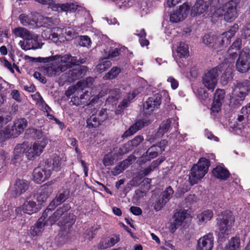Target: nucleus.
<instances>
[{"label":"nucleus","mask_w":250,"mask_h":250,"mask_svg":"<svg viewBox=\"0 0 250 250\" xmlns=\"http://www.w3.org/2000/svg\"><path fill=\"white\" fill-rule=\"evenodd\" d=\"M40 62H51L50 65L43 68V73L48 77H55L71 68L73 65H79L85 62V60H78L75 56L69 54L56 55L46 57H39Z\"/></svg>","instance_id":"nucleus-1"},{"label":"nucleus","mask_w":250,"mask_h":250,"mask_svg":"<svg viewBox=\"0 0 250 250\" xmlns=\"http://www.w3.org/2000/svg\"><path fill=\"white\" fill-rule=\"evenodd\" d=\"M209 161L205 158H201L197 164L193 166L188 174V181L191 185H194L198 183L207 173Z\"/></svg>","instance_id":"nucleus-2"},{"label":"nucleus","mask_w":250,"mask_h":250,"mask_svg":"<svg viewBox=\"0 0 250 250\" xmlns=\"http://www.w3.org/2000/svg\"><path fill=\"white\" fill-rule=\"evenodd\" d=\"M222 66L224 67V64H220L210 69L203 75V83L208 90L213 91L215 88L218 82V78L223 70Z\"/></svg>","instance_id":"nucleus-3"},{"label":"nucleus","mask_w":250,"mask_h":250,"mask_svg":"<svg viewBox=\"0 0 250 250\" xmlns=\"http://www.w3.org/2000/svg\"><path fill=\"white\" fill-rule=\"evenodd\" d=\"M250 91V81L245 80L237 82L234 85L231 99L235 101V104H241Z\"/></svg>","instance_id":"nucleus-4"},{"label":"nucleus","mask_w":250,"mask_h":250,"mask_svg":"<svg viewBox=\"0 0 250 250\" xmlns=\"http://www.w3.org/2000/svg\"><path fill=\"white\" fill-rule=\"evenodd\" d=\"M222 218L218 223L219 235L222 238H226L231 233V227L234 222V218L232 212L226 211L222 214Z\"/></svg>","instance_id":"nucleus-5"},{"label":"nucleus","mask_w":250,"mask_h":250,"mask_svg":"<svg viewBox=\"0 0 250 250\" xmlns=\"http://www.w3.org/2000/svg\"><path fill=\"white\" fill-rule=\"evenodd\" d=\"M240 0H231L226 3L222 7L217 9L215 13L220 16H224V19L230 22L237 17L236 6Z\"/></svg>","instance_id":"nucleus-6"},{"label":"nucleus","mask_w":250,"mask_h":250,"mask_svg":"<svg viewBox=\"0 0 250 250\" xmlns=\"http://www.w3.org/2000/svg\"><path fill=\"white\" fill-rule=\"evenodd\" d=\"M239 28L237 24H234L229 30L223 33L216 37L215 44L213 45L215 49L222 50L230 42V39L233 37Z\"/></svg>","instance_id":"nucleus-7"},{"label":"nucleus","mask_w":250,"mask_h":250,"mask_svg":"<svg viewBox=\"0 0 250 250\" xmlns=\"http://www.w3.org/2000/svg\"><path fill=\"white\" fill-rule=\"evenodd\" d=\"M48 143L46 138L36 141L29 147L28 146L25 155L29 160H32L39 156Z\"/></svg>","instance_id":"nucleus-8"},{"label":"nucleus","mask_w":250,"mask_h":250,"mask_svg":"<svg viewBox=\"0 0 250 250\" xmlns=\"http://www.w3.org/2000/svg\"><path fill=\"white\" fill-rule=\"evenodd\" d=\"M235 66L236 70L241 73H245L250 69V51L243 49L240 51Z\"/></svg>","instance_id":"nucleus-9"},{"label":"nucleus","mask_w":250,"mask_h":250,"mask_svg":"<svg viewBox=\"0 0 250 250\" xmlns=\"http://www.w3.org/2000/svg\"><path fill=\"white\" fill-rule=\"evenodd\" d=\"M27 126V121L24 118L15 121L11 127H7L5 133L10 137H16L21 133Z\"/></svg>","instance_id":"nucleus-10"},{"label":"nucleus","mask_w":250,"mask_h":250,"mask_svg":"<svg viewBox=\"0 0 250 250\" xmlns=\"http://www.w3.org/2000/svg\"><path fill=\"white\" fill-rule=\"evenodd\" d=\"M190 6L188 3H184L170 15V21L177 23L184 20L189 13Z\"/></svg>","instance_id":"nucleus-11"},{"label":"nucleus","mask_w":250,"mask_h":250,"mask_svg":"<svg viewBox=\"0 0 250 250\" xmlns=\"http://www.w3.org/2000/svg\"><path fill=\"white\" fill-rule=\"evenodd\" d=\"M64 161L65 160L63 159L59 155L54 154L45 162V168L49 170L51 173L53 170L56 171H60Z\"/></svg>","instance_id":"nucleus-12"},{"label":"nucleus","mask_w":250,"mask_h":250,"mask_svg":"<svg viewBox=\"0 0 250 250\" xmlns=\"http://www.w3.org/2000/svg\"><path fill=\"white\" fill-rule=\"evenodd\" d=\"M214 237L212 233H208L201 237L197 241V250H212Z\"/></svg>","instance_id":"nucleus-13"},{"label":"nucleus","mask_w":250,"mask_h":250,"mask_svg":"<svg viewBox=\"0 0 250 250\" xmlns=\"http://www.w3.org/2000/svg\"><path fill=\"white\" fill-rule=\"evenodd\" d=\"M65 33H66V29H65L64 28L55 27L52 28L49 36L46 35L45 33H42V36H45V38L50 39L54 42H64L66 39Z\"/></svg>","instance_id":"nucleus-14"},{"label":"nucleus","mask_w":250,"mask_h":250,"mask_svg":"<svg viewBox=\"0 0 250 250\" xmlns=\"http://www.w3.org/2000/svg\"><path fill=\"white\" fill-rule=\"evenodd\" d=\"M212 0H196L193 6L191 14L193 16L200 15L206 12L211 5Z\"/></svg>","instance_id":"nucleus-15"},{"label":"nucleus","mask_w":250,"mask_h":250,"mask_svg":"<svg viewBox=\"0 0 250 250\" xmlns=\"http://www.w3.org/2000/svg\"><path fill=\"white\" fill-rule=\"evenodd\" d=\"M161 103V96L159 94H156L149 98L143 105L145 112L146 114H150L160 105Z\"/></svg>","instance_id":"nucleus-16"},{"label":"nucleus","mask_w":250,"mask_h":250,"mask_svg":"<svg viewBox=\"0 0 250 250\" xmlns=\"http://www.w3.org/2000/svg\"><path fill=\"white\" fill-rule=\"evenodd\" d=\"M51 174L49 170L46 169L44 165L43 167H38L34 170L33 180L36 183L40 184L49 178Z\"/></svg>","instance_id":"nucleus-17"},{"label":"nucleus","mask_w":250,"mask_h":250,"mask_svg":"<svg viewBox=\"0 0 250 250\" xmlns=\"http://www.w3.org/2000/svg\"><path fill=\"white\" fill-rule=\"evenodd\" d=\"M66 221L61 227V231L62 236L69 237V235L73 234L72 229L73 225L75 223V216L73 214H69L66 217Z\"/></svg>","instance_id":"nucleus-18"},{"label":"nucleus","mask_w":250,"mask_h":250,"mask_svg":"<svg viewBox=\"0 0 250 250\" xmlns=\"http://www.w3.org/2000/svg\"><path fill=\"white\" fill-rule=\"evenodd\" d=\"M38 205L31 195L26 198L22 205L23 212L28 214H32L38 211Z\"/></svg>","instance_id":"nucleus-19"},{"label":"nucleus","mask_w":250,"mask_h":250,"mask_svg":"<svg viewBox=\"0 0 250 250\" xmlns=\"http://www.w3.org/2000/svg\"><path fill=\"white\" fill-rule=\"evenodd\" d=\"M50 192L48 191V188L43 185L41 188L39 189L35 194L30 195L35 201L38 203V205H42L45 202L49 195Z\"/></svg>","instance_id":"nucleus-20"},{"label":"nucleus","mask_w":250,"mask_h":250,"mask_svg":"<svg viewBox=\"0 0 250 250\" xmlns=\"http://www.w3.org/2000/svg\"><path fill=\"white\" fill-rule=\"evenodd\" d=\"M143 140L141 136L135 137L133 139L128 141L120 148V154H124L131 150L134 147L138 146Z\"/></svg>","instance_id":"nucleus-21"},{"label":"nucleus","mask_w":250,"mask_h":250,"mask_svg":"<svg viewBox=\"0 0 250 250\" xmlns=\"http://www.w3.org/2000/svg\"><path fill=\"white\" fill-rule=\"evenodd\" d=\"M29 188V183L23 179H18L15 181L14 188L13 194L16 196H19L24 193Z\"/></svg>","instance_id":"nucleus-22"},{"label":"nucleus","mask_w":250,"mask_h":250,"mask_svg":"<svg viewBox=\"0 0 250 250\" xmlns=\"http://www.w3.org/2000/svg\"><path fill=\"white\" fill-rule=\"evenodd\" d=\"M27 147L28 145L26 143L16 146L14 151V158L12 160L13 164L21 160L24 154H25Z\"/></svg>","instance_id":"nucleus-23"},{"label":"nucleus","mask_w":250,"mask_h":250,"mask_svg":"<svg viewBox=\"0 0 250 250\" xmlns=\"http://www.w3.org/2000/svg\"><path fill=\"white\" fill-rule=\"evenodd\" d=\"M37 23H38L37 27L41 26L49 27H51L53 25L58 24L59 20L55 18L40 16L38 18Z\"/></svg>","instance_id":"nucleus-24"},{"label":"nucleus","mask_w":250,"mask_h":250,"mask_svg":"<svg viewBox=\"0 0 250 250\" xmlns=\"http://www.w3.org/2000/svg\"><path fill=\"white\" fill-rule=\"evenodd\" d=\"M87 68L84 66H79L69 71L68 77L70 81H74L84 76Z\"/></svg>","instance_id":"nucleus-25"},{"label":"nucleus","mask_w":250,"mask_h":250,"mask_svg":"<svg viewBox=\"0 0 250 250\" xmlns=\"http://www.w3.org/2000/svg\"><path fill=\"white\" fill-rule=\"evenodd\" d=\"M19 20L23 26L30 28H36L38 25L37 21L33 19L31 16L26 14H21L19 17Z\"/></svg>","instance_id":"nucleus-26"},{"label":"nucleus","mask_w":250,"mask_h":250,"mask_svg":"<svg viewBox=\"0 0 250 250\" xmlns=\"http://www.w3.org/2000/svg\"><path fill=\"white\" fill-rule=\"evenodd\" d=\"M120 238L117 235H113L106 239L102 240L99 245V248L101 250H105L111 247L117 243Z\"/></svg>","instance_id":"nucleus-27"},{"label":"nucleus","mask_w":250,"mask_h":250,"mask_svg":"<svg viewBox=\"0 0 250 250\" xmlns=\"http://www.w3.org/2000/svg\"><path fill=\"white\" fill-rule=\"evenodd\" d=\"M70 208V207L68 205H63L62 207L59 208L54 214L48 219L47 224L52 225L58 220L64 212L68 210Z\"/></svg>","instance_id":"nucleus-28"},{"label":"nucleus","mask_w":250,"mask_h":250,"mask_svg":"<svg viewBox=\"0 0 250 250\" xmlns=\"http://www.w3.org/2000/svg\"><path fill=\"white\" fill-rule=\"evenodd\" d=\"M212 174L214 177L222 180H227L229 176V171L225 167L220 166H218L213 168Z\"/></svg>","instance_id":"nucleus-29"},{"label":"nucleus","mask_w":250,"mask_h":250,"mask_svg":"<svg viewBox=\"0 0 250 250\" xmlns=\"http://www.w3.org/2000/svg\"><path fill=\"white\" fill-rule=\"evenodd\" d=\"M243 115H238L237 119V123L238 125L244 126L248 121V115L250 114V102L245 106L241 109Z\"/></svg>","instance_id":"nucleus-30"},{"label":"nucleus","mask_w":250,"mask_h":250,"mask_svg":"<svg viewBox=\"0 0 250 250\" xmlns=\"http://www.w3.org/2000/svg\"><path fill=\"white\" fill-rule=\"evenodd\" d=\"M91 93L90 91H88V90L85 91L83 94L80 95V104H85V105H89L91 104L94 103L97 99H99L100 97H101L102 96H99L98 95V97H94L92 98V99H90L91 98Z\"/></svg>","instance_id":"nucleus-31"},{"label":"nucleus","mask_w":250,"mask_h":250,"mask_svg":"<svg viewBox=\"0 0 250 250\" xmlns=\"http://www.w3.org/2000/svg\"><path fill=\"white\" fill-rule=\"evenodd\" d=\"M68 196V192L67 191L59 192L56 195V198L50 203V208H54L56 207L65 201Z\"/></svg>","instance_id":"nucleus-32"},{"label":"nucleus","mask_w":250,"mask_h":250,"mask_svg":"<svg viewBox=\"0 0 250 250\" xmlns=\"http://www.w3.org/2000/svg\"><path fill=\"white\" fill-rule=\"evenodd\" d=\"M173 121L174 127L176 128L178 126V123L176 122L175 119H167L163 121L159 126L158 133L160 135H163L165 133L167 132L170 127V124Z\"/></svg>","instance_id":"nucleus-33"},{"label":"nucleus","mask_w":250,"mask_h":250,"mask_svg":"<svg viewBox=\"0 0 250 250\" xmlns=\"http://www.w3.org/2000/svg\"><path fill=\"white\" fill-rule=\"evenodd\" d=\"M237 51L229 47L228 50L227 54L224 60V62L222 63L224 65V67L223 66V69L226 68L228 63H233L235 59L237 57ZM228 66H229V64L228 65Z\"/></svg>","instance_id":"nucleus-34"},{"label":"nucleus","mask_w":250,"mask_h":250,"mask_svg":"<svg viewBox=\"0 0 250 250\" xmlns=\"http://www.w3.org/2000/svg\"><path fill=\"white\" fill-rule=\"evenodd\" d=\"M144 126V122L142 120L137 121L133 125L126 130L122 135V137H127L133 135L138 130L142 128Z\"/></svg>","instance_id":"nucleus-35"},{"label":"nucleus","mask_w":250,"mask_h":250,"mask_svg":"<svg viewBox=\"0 0 250 250\" xmlns=\"http://www.w3.org/2000/svg\"><path fill=\"white\" fill-rule=\"evenodd\" d=\"M188 215L189 214L187 211L183 209H180L179 211L176 212L174 215L175 225L180 226L182 225Z\"/></svg>","instance_id":"nucleus-36"},{"label":"nucleus","mask_w":250,"mask_h":250,"mask_svg":"<svg viewBox=\"0 0 250 250\" xmlns=\"http://www.w3.org/2000/svg\"><path fill=\"white\" fill-rule=\"evenodd\" d=\"M42 217H40L34 226L31 227L30 233L32 235H37L43 230L45 223L42 222Z\"/></svg>","instance_id":"nucleus-37"},{"label":"nucleus","mask_w":250,"mask_h":250,"mask_svg":"<svg viewBox=\"0 0 250 250\" xmlns=\"http://www.w3.org/2000/svg\"><path fill=\"white\" fill-rule=\"evenodd\" d=\"M213 212L211 210H207L199 214L197 216L198 222L199 225H203L209 221L213 216Z\"/></svg>","instance_id":"nucleus-38"},{"label":"nucleus","mask_w":250,"mask_h":250,"mask_svg":"<svg viewBox=\"0 0 250 250\" xmlns=\"http://www.w3.org/2000/svg\"><path fill=\"white\" fill-rule=\"evenodd\" d=\"M164 150V148H162L161 146L153 145L147 149L146 154L149 158L152 159L156 157L159 152H162Z\"/></svg>","instance_id":"nucleus-39"},{"label":"nucleus","mask_w":250,"mask_h":250,"mask_svg":"<svg viewBox=\"0 0 250 250\" xmlns=\"http://www.w3.org/2000/svg\"><path fill=\"white\" fill-rule=\"evenodd\" d=\"M240 240L239 237H234L231 238L225 250H240Z\"/></svg>","instance_id":"nucleus-40"},{"label":"nucleus","mask_w":250,"mask_h":250,"mask_svg":"<svg viewBox=\"0 0 250 250\" xmlns=\"http://www.w3.org/2000/svg\"><path fill=\"white\" fill-rule=\"evenodd\" d=\"M15 36L26 39L30 37L31 33L26 28L23 27H17L13 31Z\"/></svg>","instance_id":"nucleus-41"},{"label":"nucleus","mask_w":250,"mask_h":250,"mask_svg":"<svg viewBox=\"0 0 250 250\" xmlns=\"http://www.w3.org/2000/svg\"><path fill=\"white\" fill-rule=\"evenodd\" d=\"M31 49H37L42 47L43 43L40 42L38 37L36 35L30 34V37L28 38Z\"/></svg>","instance_id":"nucleus-42"},{"label":"nucleus","mask_w":250,"mask_h":250,"mask_svg":"<svg viewBox=\"0 0 250 250\" xmlns=\"http://www.w3.org/2000/svg\"><path fill=\"white\" fill-rule=\"evenodd\" d=\"M178 56L180 58H186L189 56L188 47L184 42H181L177 49Z\"/></svg>","instance_id":"nucleus-43"},{"label":"nucleus","mask_w":250,"mask_h":250,"mask_svg":"<svg viewBox=\"0 0 250 250\" xmlns=\"http://www.w3.org/2000/svg\"><path fill=\"white\" fill-rule=\"evenodd\" d=\"M120 96V91L119 89L114 88L111 89L109 92L108 97L107 100L113 104H116V101Z\"/></svg>","instance_id":"nucleus-44"},{"label":"nucleus","mask_w":250,"mask_h":250,"mask_svg":"<svg viewBox=\"0 0 250 250\" xmlns=\"http://www.w3.org/2000/svg\"><path fill=\"white\" fill-rule=\"evenodd\" d=\"M174 191L171 187H168L159 195L166 203H167L172 197Z\"/></svg>","instance_id":"nucleus-45"},{"label":"nucleus","mask_w":250,"mask_h":250,"mask_svg":"<svg viewBox=\"0 0 250 250\" xmlns=\"http://www.w3.org/2000/svg\"><path fill=\"white\" fill-rule=\"evenodd\" d=\"M137 93L136 91H133L132 93H128L125 97L122 102L119 105V107L124 108L127 107L131 100L134 99L137 95Z\"/></svg>","instance_id":"nucleus-46"},{"label":"nucleus","mask_w":250,"mask_h":250,"mask_svg":"<svg viewBox=\"0 0 250 250\" xmlns=\"http://www.w3.org/2000/svg\"><path fill=\"white\" fill-rule=\"evenodd\" d=\"M161 161H159L158 160L153 161L148 167L145 168L141 171L142 173L141 175H142L144 176L148 175L156 167H157L161 164Z\"/></svg>","instance_id":"nucleus-47"},{"label":"nucleus","mask_w":250,"mask_h":250,"mask_svg":"<svg viewBox=\"0 0 250 250\" xmlns=\"http://www.w3.org/2000/svg\"><path fill=\"white\" fill-rule=\"evenodd\" d=\"M111 65V62L110 61L104 59L96 66V69L98 73H101L110 67Z\"/></svg>","instance_id":"nucleus-48"},{"label":"nucleus","mask_w":250,"mask_h":250,"mask_svg":"<svg viewBox=\"0 0 250 250\" xmlns=\"http://www.w3.org/2000/svg\"><path fill=\"white\" fill-rule=\"evenodd\" d=\"M101 123L95 114H93L87 120V126L89 128L98 127Z\"/></svg>","instance_id":"nucleus-49"},{"label":"nucleus","mask_w":250,"mask_h":250,"mask_svg":"<svg viewBox=\"0 0 250 250\" xmlns=\"http://www.w3.org/2000/svg\"><path fill=\"white\" fill-rule=\"evenodd\" d=\"M121 69L118 67H113L104 77V80H110L115 78L120 73Z\"/></svg>","instance_id":"nucleus-50"},{"label":"nucleus","mask_w":250,"mask_h":250,"mask_svg":"<svg viewBox=\"0 0 250 250\" xmlns=\"http://www.w3.org/2000/svg\"><path fill=\"white\" fill-rule=\"evenodd\" d=\"M115 154L112 152L108 153L104 155L103 159V163L105 167L111 166L113 165L115 161Z\"/></svg>","instance_id":"nucleus-51"},{"label":"nucleus","mask_w":250,"mask_h":250,"mask_svg":"<svg viewBox=\"0 0 250 250\" xmlns=\"http://www.w3.org/2000/svg\"><path fill=\"white\" fill-rule=\"evenodd\" d=\"M94 81V79L91 77H88L84 81H80L77 83V86L78 89H80L81 91H83L84 88L91 86Z\"/></svg>","instance_id":"nucleus-52"},{"label":"nucleus","mask_w":250,"mask_h":250,"mask_svg":"<svg viewBox=\"0 0 250 250\" xmlns=\"http://www.w3.org/2000/svg\"><path fill=\"white\" fill-rule=\"evenodd\" d=\"M166 204L163 199L159 196L151 204V207L156 211L160 210Z\"/></svg>","instance_id":"nucleus-53"},{"label":"nucleus","mask_w":250,"mask_h":250,"mask_svg":"<svg viewBox=\"0 0 250 250\" xmlns=\"http://www.w3.org/2000/svg\"><path fill=\"white\" fill-rule=\"evenodd\" d=\"M216 37L210 36L209 34H205L202 38V42L206 45H209L213 48V45L215 44L214 40H216Z\"/></svg>","instance_id":"nucleus-54"},{"label":"nucleus","mask_w":250,"mask_h":250,"mask_svg":"<svg viewBox=\"0 0 250 250\" xmlns=\"http://www.w3.org/2000/svg\"><path fill=\"white\" fill-rule=\"evenodd\" d=\"M136 160V157L133 155H129L126 159L120 163L124 169L127 168Z\"/></svg>","instance_id":"nucleus-55"},{"label":"nucleus","mask_w":250,"mask_h":250,"mask_svg":"<svg viewBox=\"0 0 250 250\" xmlns=\"http://www.w3.org/2000/svg\"><path fill=\"white\" fill-rule=\"evenodd\" d=\"M225 93L224 90L217 89L214 94L213 100L223 103L225 98Z\"/></svg>","instance_id":"nucleus-56"},{"label":"nucleus","mask_w":250,"mask_h":250,"mask_svg":"<svg viewBox=\"0 0 250 250\" xmlns=\"http://www.w3.org/2000/svg\"><path fill=\"white\" fill-rule=\"evenodd\" d=\"M79 44L82 46L88 47L91 44L90 38L87 36H80L79 39Z\"/></svg>","instance_id":"nucleus-57"},{"label":"nucleus","mask_w":250,"mask_h":250,"mask_svg":"<svg viewBox=\"0 0 250 250\" xmlns=\"http://www.w3.org/2000/svg\"><path fill=\"white\" fill-rule=\"evenodd\" d=\"M125 50L124 47H116L114 49H111L109 51L108 57H115L120 55L122 52Z\"/></svg>","instance_id":"nucleus-58"},{"label":"nucleus","mask_w":250,"mask_h":250,"mask_svg":"<svg viewBox=\"0 0 250 250\" xmlns=\"http://www.w3.org/2000/svg\"><path fill=\"white\" fill-rule=\"evenodd\" d=\"M95 115L102 123L104 122L107 117V114L106 109H102L100 110L97 111Z\"/></svg>","instance_id":"nucleus-59"},{"label":"nucleus","mask_w":250,"mask_h":250,"mask_svg":"<svg viewBox=\"0 0 250 250\" xmlns=\"http://www.w3.org/2000/svg\"><path fill=\"white\" fill-rule=\"evenodd\" d=\"M36 96L38 97L37 102L38 104L42 105V108L44 111L48 112V110H50V108L45 103L43 98L39 93H36Z\"/></svg>","instance_id":"nucleus-60"},{"label":"nucleus","mask_w":250,"mask_h":250,"mask_svg":"<svg viewBox=\"0 0 250 250\" xmlns=\"http://www.w3.org/2000/svg\"><path fill=\"white\" fill-rule=\"evenodd\" d=\"M222 105V103L213 100L211 107V111L214 113H218L221 110Z\"/></svg>","instance_id":"nucleus-61"},{"label":"nucleus","mask_w":250,"mask_h":250,"mask_svg":"<svg viewBox=\"0 0 250 250\" xmlns=\"http://www.w3.org/2000/svg\"><path fill=\"white\" fill-rule=\"evenodd\" d=\"M97 229L96 227H92L91 229H87L84 232V237L88 239H92L95 234L94 231Z\"/></svg>","instance_id":"nucleus-62"},{"label":"nucleus","mask_w":250,"mask_h":250,"mask_svg":"<svg viewBox=\"0 0 250 250\" xmlns=\"http://www.w3.org/2000/svg\"><path fill=\"white\" fill-rule=\"evenodd\" d=\"M11 119V117L9 115H1L0 114V127H2L3 125L10 122Z\"/></svg>","instance_id":"nucleus-63"},{"label":"nucleus","mask_w":250,"mask_h":250,"mask_svg":"<svg viewBox=\"0 0 250 250\" xmlns=\"http://www.w3.org/2000/svg\"><path fill=\"white\" fill-rule=\"evenodd\" d=\"M197 198L194 194H190L185 199V201L187 206H189L192 204L196 202Z\"/></svg>","instance_id":"nucleus-64"}]
</instances>
